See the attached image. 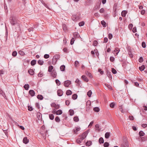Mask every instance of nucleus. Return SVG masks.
I'll list each match as a JSON object with an SVG mask.
<instances>
[{"label": "nucleus", "instance_id": "nucleus-1", "mask_svg": "<svg viewBox=\"0 0 147 147\" xmlns=\"http://www.w3.org/2000/svg\"><path fill=\"white\" fill-rule=\"evenodd\" d=\"M9 20L11 24L13 26L15 25L17 23V20L14 16H11L10 17Z\"/></svg>", "mask_w": 147, "mask_h": 147}, {"label": "nucleus", "instance_id": "nucleus-2", "mask_svg": "<svg viewBox=\"0 0 147 147\" xmlns=\"http://www.w3.org/2000/svg\"><path fill=\"white\" fill-rule=\"evenodd\" d=\"M101 0H98L96 3L95 7L94 8V10L98 9H99L100 7V5L101 4Z\"/></svg>", "mask_w": 147, "mask_h": 147}, {"label": "nucleus", "instance_id": "nucleus-3", "mask_svg": "<svg viewBox=\"0 0 147 147\" xmlns=\"http://www.w3.org/2000/svg\"><path fill=\"white\" fill-rule=\"evenodd\" d=\"M88 134V131H86L82 133L81 135H79V137L82 138V140H84Z\"/></svg>", "mask_w": 147, "mask_h": 147}, {"label": "nucleus", "instance_id": "nucleus-4", "mask_svg": "<svg viewBox=\"0 0 147 147\" xmlns=\"http://www.w3.org/2000/svg\"><path fill=\"white\" fill-rule=\"evenodd\" d=\"M79 18L80 17L78 16L75 15H73L71 17L72 20L74 21H77Z\"/></svg>", "mask_w": 147, "mask_h": 147}, {"label": "nucleus", "instance_id": "nucleus-5", "mask_svg": "<svg viewBox=\"0 0 147 147\" xmlns=\"http://www.w3.org/2000/svg\"><path fill=\"white\" fill-rule=\"evenodd\" d=\"M71 81L69 80H66L64 82V85L65 87H68L71 84Z\"/></svg>", "mask_w": 147, "mask_h": 147}, {"label": "nucleus", "instance_id": "nucleus-6", "mask_svg": "<svg viewBox=\"0 0 147 147\" xmlns=\"http://www.w3.org/2000/svg\"><path fill=\"white\" fill-rule=\"evenodd\" d=\"M120 50L119 48L116 47L115 48V49L112 52V53H114V54L116 56L117 55L119 52L120 51Z\"/></svg>", "mask_w": 147, "mask_h": 147}, {"label": "nucleus", "instance_id": "nucleus-7", "mask_svg": "<svg viewBox=\"0 0 147 147\" xmlns=\"http://www.w3.org/2000/svg\"><path fill=\"white\" fill-rule=\"evenodd\" d=\"M51 76L54 78H56L57 76V73L55 69H53L51 73Z\"/></svg>", "mask_w": 147, "mask_h": 147}, {"label": "nucleus", "instance_id": "nucleus-8", "mask_svg": "<svg viewBox=\"0 0 147 147\" xmlns=\"http://www.w3.org/2000/svg\"><path fill=\"white\" fill-rule=\"evenodd\" d=\"M28 93L32 97L34 96L35 94L34 91L32 90H30L29 91Z\"/></svg>", "mask_w": 147, "mask_h": 147}, {"label": "nucleus", "instance_id": "nucleus-9", "mask_svg": "<svg viewBox=\"0 0 147 147\" xmlns=\"http://www.w3.org/2000/svg\"><path fill=\"white\" fill-rule=\"evenodd\" d=\"M63 94V92L61 89H59L57 91V95L59 96H61Z\"/></svg>", "mask_w": 147, "mask_h": 147}, {"label": "nucleus", "instance_id": "nucleus-10", "mask_svg": "<svg viewBox=\"0 0 147 147\" xmlns=\"http://www.w3.org/2000/svg\"><path fill=\"white\" fill-rule=\"evenodd\" d=\"M73 35L74 36L75 38H79L80 37L79 34L77 32H75L73 33Z\"/></svg>", "mask_w": 147, "mask_h": 147}, {"label": "nucleus", "instance_id": "nucleus-11", "mask_svg": "<svg viewBox=\"0 0 147 147\" xmlns=\"http://www.w3.org/2000/svg\"><path fill=\"white\" fill-rule=\"evenodd\" d=\"M129 146V144L127 141H125L124 143L121 145V147H128Z\"/></svg>", "mask_w": 147, "mask_h": 147}, {"label": "nucleus", "instance_id": "nucleus-12", "mask_svg": "<svg viewBox=\"0 0 147 147\" xmlns=\"http://www.w3.org/2000/svg\"><path fill=\"white\" fill-rule=\"evenodd\" d=\"M81 78L84 81L87 82L89 80L85 75H82L81 76Z\"/></svg>", "mask_w": 147, "mask_h": 147}, {"label": "nucleus", "instance_id": "nucleus-13", "mask_svg": "<svg viewBox=\"0 0 147 147\" xmlns=\"http://www.w3.org/2000/svg\"><path fill=\"white\" fill-rule=\"evenodd\" d=\"M23 142L25 144H27L29 142V140L28 139L27 137H25L24 138L23 140Z\"/></svg>", "mask_w": 147, "mask_h": 147}, {"label": "nucleus", "instance_id": "nucleus-14", "mask_svg": "<svg viewBox=\"0 0 147 147\" xmlns=\"http://www.w3.org/2000/svg\"><path fill=\"white\" fill-rule=\"evenodd\" d=\"M127 13V11L126 10L123 11L121 13V16L123 17H125L126 16V14Z\"/></svg>", "mask_w": 147, "mask_h": 147}, {"label": "nucleus", "instance_id": "nucleus-15", "mask_svg": "<svg viewBox=\"0 0 147 147\" xmlns=\"http://www.w3.org/2000/svg\"><path fill=\"white\" fill-rule=\"evenodd\" d=\"M80 127H76V130L75 129H73V132H74V134H77V132L78 131H79L80 130Z\"/></svg>", "mask_w": 147, "mask_h": 147}, {"label": "nucleus", "instance_id": "nucleus-16", "mask_svg": "<svg viewBox=\"0 0 147 147\" xmlns=\"http://www.w3.org/2000/svg\"><path fill=\"white\" fill-rule=\"evenodd\" d=\"M53 67L52 65H50L48 67V71L49 72H52V70L53 69Z\"/></svg>", "mask_w": 147, "mask_h": 147}, {"label": "nucleus", "instance_id": "nucleus-17", "mask_svg": "<svg viewBox=\"0 0 147 147\" xmlns=\"http://www.w3.org/2000/svg\"><path fill=\"white\" fill-rule=\"evenodd\" d=\"M53 58H55V60L57 61L58 59H59L60 58V56L59 55L57 54L55 55L54 56Z\"/></svg>", "mask_w": 147, "mask_h": 147}, {"label": "nucleus", "instance_id": "nucleus-18", "mask_svg": "<svg viewBox=\"0 0 147 147\" xmlns=\"http://www.w3.org/2000/svg\"><path fill=\"white\" fill-rule=\"evenodd\" d=\"M106 73L108 77L110 78H112V76L111 74V72H110L108 70H107L106 71Z\"/></svg>", "mask_w": 147, "mask_h": 147}, {"label": "nucleus", "instance_id": "nucleus-19", "mask_svg": "<svg viewBox=\"0 0 147 147\" xmlns=\"http://www.w3.org/2000/svg\"><path fill=\"white\" fill-rule=\"evenodd\" d=\"M37 117L39 120H40L42 118V114L40 112H38L37 114Z\"/></svg>", "mask_w": 147, "mask_h": 147}, {"label": "nucleus", "instance_id": "nucleus-20", "mask_svg": "<svg viewBox=\"0 0 147 147\" xmlns=\"http://www.w3.org/2000/svg\"><path fill=\"white\" fill-rule=\"evenodd\" d=\"M86 74L90 78H92V75L90 72H88V71H86Z\"/></svg>", "mask_w": 147, "mask_h": 147}, {"label": "nucleus", "instance_id": "nucleus-21", "mask_svg": "<svg viewBox=\"0 0 147 147\" xmlns=\"http://www.w3.org/2000/svg\"><path fill=\"white\" fill-rule=\"evenodd\" d=\"M110 132H107L105 134V137L106 139H108L110 136Z\"/></svg>", "mask_w": 147, "mask_h": 147}, {"label": "nucleus", "instance_id": "nucleus-22", "mask_svg": "<svg viewBox=\"0 0 147 147\" xmlns=\"http://www.w3.org/2000/svg\"><path fill=\"white\" fill-rule=\"evenodd\" d=\"M72 94V91L70 90H67L66 92V94L67 95L69 96L71 95Z\"/></svg>", "mask_w": 147, "mask_h": 147}, {"label": "nucleus", "instance_id": "nucleus-23", "mask_svg": "<svg viewBox=\"0 0 147 147\" xmlns=\"http://www.w3.org/2000/svg\"><path fill=\"white\" fill-rule=\"evenodd\" d=\"M28 72L31 75H33L34 74V71L31 69H30L28 70Z\"/></svg>", "mask_w": 147, "mask_h": 147}, {"label": "nucleus", "instance_id": "nucleus-24", "mask_svg": "<svg viewBox=\"0 0 147 147\" xmlns=\"http://www.w3.org/2000/svg\"><path fill=\"white\" fill-rule=\"evenodd\" d=\"M99 142L100 144H103L104 142L103 138L102 137H100L99 139Z\"/></svg>", "mask_w": 147, "mask_h": 147}, {"label": "nucleus", "instance_id": "nucleus-25", "mask_svg": "<svg viewBox=\"0 0 147 147\" xmlns=\"http://www.w3.org/2000/svg\"><path fill=\"white\" fill-rule=\"evenodd\" d=\"M145 68V67L144 65H142L141 66H140L139 67V69L141 71H143Z\"/></svg>", "mask_w": 147, "mask_h": 147}, {"label": "nucleus", "instance_id": "nucleus-26", "mask_svg": "<svg viewBox=\"0 0 147 147\" xmlns=\"http://www.w3.org/2000/svg\"><path fill=\"white\" fill-rule=\"evenodd\" d=\"M24 88L26 90H28L29 88V85L28 84H25L24 86Z\"/></svg>", "mask_w": 147, "mask_h": 147}, {"label": "nucleus", "instance_id": "nucleus-27", "mask_svg": "<svg viewBox=\"0 0 147 147\" xmlns=\"http://www.w3.org/2000/svg\"><path fill=\"white\" fill-rule=\"evenodd\" d=\"M86 145L89 146L92 144V142L91 141H88L86 143Z\"/></svg>", "mask_w": 147, "mask_h": 147}, {"label": "nucleus", "instance_id": "nucleus-28", "mask_svg": "<svg viewBox=\"0 0 147 147\" xmlns=\"http://www.w3.org/2000/svg\"><path fill=\"white\" fill-rule=\"evenodd\" d=\"M95 127L96 128H97L96 130H97L99 132L100 131L101 128H99V125L98 124H96L95 126Z\"/></svg>", "mask_w": 147, "mask_h": 147}, {"label": "nucleus", "instance_id": "nucleus-29", "mask_svg": "<svg viewBox=\"0 0 147 147\" xmlns=\"http://www.w3.org/2000/svg\"><path fill=\"white\" fill-rule=\"evenodd\" d=\"M56 112V115H60L62 113V111L61 109L57 111Z\"/></svg>", "mask_w": 147, "mask_h": 147}, {"label": "nucleus", "instance_id": "nucleus-30", "mask_svg": "<svg viewBox=\"0 0 147 147\" xmlns=\"http://www.w3.org/2000/svg\"><path fill=\"white\" fill-rule=\"evenodd\" d=\"M37 97L38 99L40 100H42L43 98V96L42 95L40 94L38 95L37 96Z\"/></svg>", "mask_w": 147, "mask_h": 147}, {"label": "nucleus", "instance_id": "nucleus-31", "mask_svg": "<svg viewBox=\"0 0 147 147\" xmlns=\"http://www.w3.org/2000/svg\"><path fill=\"white\" fill-rule=\"evenodd\" d=\"M36 63V60H33L31 62V65L32 66L35 65Z\"/></svg>", "mask_w": 147, "mask_h": 147}, {"label": "nucleus", "instance_id": "nucleus-32", "mask_svg": "<svg viewBox=\"0 0 147 147\" xmlns=\"http://www.w3.org/2000/svg\"><path fill=\"white\" fill-rule=\"evenodd\" d=\"M93 110L96 112H98L100 111V109L98 107H96L94 108L93 109Z\"/></svg>", "mask_w": 147, "mask_h": 147}, {"label": "nucleus", "instance_id": "nucleus-33", "mask_svg": "<svg viewBox=\"0 0 147 147\" xmlns=\"http://www.w3.org/2000/svg\"><path fill=\"white\" fill-rule=\"evenodd\" d=\"M78 97V95L76 94H73L72 96V98L73 100H76L77 99Z\"/></svg>", "mask_w": 147, "mask_h": 147}, {"label": "nucleus", "instance_id": "nucleus-34", "mask_svg": "<svg viewBox=\"0 0 147 147\" xmlns=\"http://www.w3.org/2000/svg\"><path fill=\"white\" fill-rule=\"evenodd\" d=\"M65 66L64 65H62L60 67V69L61 71H63L65 70Z\"/></svg>", "mask_w": 147, "mask_h": 147}, {"label": "nucleus", "instance_id": "nucleus-35", "mask_svg": "<svg viewBox=\"0 0 147 147\" xmlns=\"http://www.w3.org/2000/svg\"><path fill=\"white\" fill-rule=\"evenodd\" d=\"M38 64L40 65H42L44 63V61L42 60H39L38 61Z\"/></svg>", "mask_w": 147, "mask_h": 147}, {"label": "nucleus", "instance_id": "nucleus-36", "mask_svg": "<svg viewBox=\"0 0 147 147\" xmlns=\"http://www.w3.org/2000/svg\"><path fill=\"white\" fill-rule=\"evenodd\" d=\"M69 115L71 116H72L74 114V111L73 110L71 109L69 110Z\"/></svg>", "mask_w": 147, "mask_h": 147}, {"label": "nucleus", "instance_id": "nucleus-37", "mask_svg": "<svg viewBox=\"0 0 147 147\" xmlns=\"http://www.w3.org/2000/svg\"><path fill=\"white\" fill-rule=\"evenodd\" d=\"M101 24L102 25L103 27H105L106 26V23L104 20H102L101 22Z\"/></svg>", "mask_w": 147, "mask_h": 147}, {"label": "nucleus", "instance_id": "nucleus-38", "mask_svg": "<svg viewBox=\"0 0 147 147\" xmlns=\"http://www.w3.org/2000/svg\"><path fill=\"white\" fill-rule=\"evenodd\" d=\"M139 135L140 136H142L144 135L145 133L142 131H140L139 132Z\"/></svg>", "mask_w": 147, "mask_h": 147}, {"label": "nucleus", "instance_id": "nucleus-39", "mask_svg": "<svg viewBox=\"0 0 147 147\" xmlns=\"http://www.w3.org/2000/svg\"><path fill=\"white\" fill-rule=\"evenodd\" d=\"M49 117L50 119L53 120L54 119V116L53 114H49Z\"/></svg>", "mask_w": 147, "mask_h": 147}, {"label": "nucleus", "instance_id": "nucleus-40", "mask_svg": "<svg viewBox=\"0 0 147 147\" xmlns=\"http://www.w3.org/2000/svg\"><path fill=\"white\" fill-rule=\"evenodd\" d=\"M83 140H82V138H79L78 139L76 140V142L78 144H80L81 143V142Z\"/></svg>", "mask_w": 147, "mask_h": 147}, {"label": "nucleus", "instance_id": "nucleus-41", "mask_svg": "<svg viewBox=\"0 0 147 147\" xmlns=\"http://www.w3.org/2000/svg\"><path fill=\"white\" fill-rule=\"evenodd\" d=\"M55 120L56 122L58 123L60 121V119L58 116H56L55 118Z\"/></svg>", "mask_w": 147, "mask_h": 147}, {"label": "nucleus", "instance_id": "nucleus-42", "mask_svg": "<svg viewBox=\"0 0 147 147\" xmlns=\"http://www.w3.org/2000/svg\"><path fill=\"white\" fill-rule=\"evenodd\" d=\"M18 54L22 56H23L25 55L24 53L22 51H20L18 52Z\"/></svg>", "mask_w": 147, "mask_h": 147}, {"label": "nucleus", "instance_id": "nucleus-43", "mask_svg": "<svg viewBox=\"0 0 147 147\" xmlns=\"http://www.w3.org/2000/svg\"><path fill=\"white\" fill-rule=\"evenodd\" d=\"M74 120L75 122H78L79 120V119L78 117L75 116L74 117Z\"/></svg>", "mask_w": 147, "mask_h": 147}, {"label": "nucleus", "instance_id": "nucleus-44", "mask_svg": "<svg viewBox=\"0 0 147 147\" xmlns=\"http://www.w3.org/2000/svg\"><path fill=\"white\" fill-rule=\"evenodd\" d=\"M111 71L112 73L114 74H116L117 73L116 70L113 68H111Z\"/></svg>", "mask_w": 147, "mask_h": 147}, {"label": "nucleus", "instance_id": "nucleus-45", "mask_svg": "<svg viewBox=\"0 0 147 147\" xmlns=\"http://www.w3.org/2000/svg\"><path fill=\"white\" fill-rule=\"evenodd\" d=\"M109 145V144L108 142H106L104 144L103 146L104 147H108Z\"/></svg>", "mask_w": 147, "mask_h": 147}, {"label": "nucleus", "instance_id": "nucleus-46", "mask_svg": "<svg viewBox=\"0 0 147 147\" xmlns=\"http://www.w3.org/2000/svg\"><path fill=\"white\" fill-rule=\"evenodd\" d=\"M92 94V92L91 90H89L87 93V95L89 97H90L91 96Z\"/></svg>", "mask_w": 147, "mask_h": 147}, {"label": "nucleus", "instance_id": "nucleus-47", "mask_svg": "<svg viewBox=\"0 0 147 147\" xmlns=\"http://www.w3.org/2000/svg\"><path fill=\"white\" fill-rule=\"evenodd\" d=\"M55 82L57 85L59 86L61 84V82L58 80L56 79Z\"/></svg>", "mask_w": 147, "mask_h": 147}, {"label": "nucleus", "instance_id": "nucleus-48", "mask_svg": "<svg viewBox=\"0 0 147 147\" xmlns=\"http://www.w3.org/2000/svg\"><path fill=\"white\" fill-rule=\"evenodd\" d=\"M62 27L64 31H65L67 30V28L65 24H63Z\"/></svg>", "mask_w": 147, "mask_h": 147}, {"label": "nucleus", "instance_id": "nucleus-49", "mask_svg": "<svg viewBox=\"0 0 147 147\" xmlns=\"http://www.w3.org/2000/svg\"><path fill=\"white\" fill-rule=\"evenodd\" d=\"M84 21H82L79 23V25L80 26H84Z\"/></svg>", "mask_w": 147, "mask_h": 147}, {"label": "nucleus", "instance_id": "nucleus-50", "mask_svg": "<svg viewBox=\"0 0 147 147\" xmlns=\"http://www.w3.org/2000/svg\"><path fill=\"white\" fill-rule=\"evenodd\" d=\"M133 24H129L128 26V28L130 30H131L133 27Z\"/></svg>", "mask_w": 147, "mask_h": 147}, {"label": "nucleus", "instance_id": "nucleus-51", "mask_svg": "<svg viewBox=\"0 0 147 147\" xmlns=\"http://www.w3.org/2000/svg\"><path fill=\"white\" fill-rule=\"evenodd\" d=\"M17 54V53L16 51H13L12 53V55L14 57L16 56Z\"/></svg>", "mask_w": 147, "mask_h": 147}, {"label": "nucleus", "instance_id": "nucleus-52", "mask_svg": "<svg viewBox=\"0 0 147 147\" xmlns=\"http://www.w3.org/2000/svg\"><path fill=\"white\" fill-rule=\"evenodd\" d=\"M28 110L29 111H32L33 110V109L32 106H28Z\"/></svg>", "mask_w": 147, "mask_h": 147}, {"label": "nucleus", "instance_id": "nucleus-53", "mask_svg": "<svg viewBox=\"0 0 147 147\" xmlns=\"http://www.w3.org/2000/svg\"><path fill=\"white\" fill-rule=\"evenodd\" d=\"M132 83L134 84V85L135 86L138 87L139 86V84L137 82H132Z\"/></svg>", "mask_w": 147, "mask_h": 147}, {"label": "nucleus", "instance_id": "nucleus-54", "mask_svg": "<svg viewBox=\"0 0 147 147\" xmlns=\"http://www.w3.org/2000/svg\"><path fill=\"white\" fill-rule=\"evenodd\" d=\"M115 104L114 102H111L110 104V107L111 108H113L114 107Z\"/></svg>", "mask_w": 147, "mask_h": 147}, {"label": "nucleus", "instance_id": "nucleus-55", "mask_svg": "<svg viewBox=\"0 0 147 147\" xmlns=\"http://www.w3.org/2000/svg\"><path fill=\"white\" fill-rule=\"evenodd\" d=\"M117 6V4L116 3H115L114 5L113 9L114 10V12H116Z\"/></svg>", "mask_w": 147, "mask_h": 147}, {"label": "nucleus", "instance_id": "nucleus-56", "mask_svg": "<svg viewBox=\"0 0 147 147\" xmlns=\"http://www.w3.org/2000/svg\"><path fill=\"white\" fill-rule=\"evenodd\" d=\"M74 41H75L74 38H72L71 40L70 44L71 45H73L74 43Z\"/></svg>", "mask_w": 147, "mask_h": 147}, {"label": "nucleus", "instance_id": "nucleus-57", "mask_svg": "<svg viewBox=\"0 0 147 147\" xmlns=\"http://www.w3.org/2000/svg\"><path fill=\"white\" fill-rule=\"evenodd\" d=\"M122 66L123 67H125L127 65V63L125 61H122Z\"/></svg>", "mask_w": 147, "mask_h": 147}, {"label": "nucleus", "instance_id": "nucleus-58", "mask_svg": "<svg viewBox=\"0 0 147 147\" xmlns=\"http://www.w3.org/2000/svg\"><path fill=\"white\" fill-rule=\"evenodd\" d=\"M98 71L101 75H102L104 73V71L102 70L100 68H99L98 69Z\"/></svg>", "mask_w": 147, "mask_h": 147}, {"label": "nucleus", "instance_id": "nucleus-59", "mask_svg": "<svg viewBox=\"0 0 147 147\" xmlns=\"http://www.w3.org/2000/svg\"><path fill=\"white\" fill-rule=\"evenodd\" d=\"M110 60L111 62H113L115 61V58L113 56H111L110 58Z\"/></svg>", "mask_w": 147, "mask_h": 147}, {"label": "nucleus", "instance_id": "nucleus-60", "mask_svg": "<svg viewBox=\"0 0 147 147\" xmlns=\"http://www.w3.org/2000/svg\"><path fill=\"white\" fill-rule=\"evenodd\" d=\"M94 51L95 52V53H96V55L97 56V57H98L99 54L97 49H95L94 50Z\"/></svg>", "mask_w": 147, "mask_h": 147}, {"label": "nucleus", "instance_id": "nucleus-61", "mask_svg": "<svg viewBox=\"0 0 147 147\" xmlns=\"http://www.w3.org/2000/svg\"><path fill=\"white\" fill-rule=\"evenodd\" d=\"M40 134L43 136L44 139L46 138V133H41V131L40 132Z\"/></svg>", "mask_w": 147, "mask_h": 147}, {"label": "nucleus", "instance_id": "nucleus-62", "mask_svg": "<svg viewBox=\"0 0 147 147\" xmlns=\"http://www.w3.org/2000/svg\"><path fill=\"white\" fill-rule=\"evenodd\" d=\"M98 44V42L96 40H94L93 43V45L94 46H96Z\"/></svg>", "mask_w": 147, "mask_h": 147}, {"label": "nucleus", "instance_id": "nucleus-63", "mask_svg": "<svg viewBox=\"0 0 147 147\" xmlns=\"http://www.w3.org/2000/svg\"><path fill=\"white\" fill-rule=\"evenodd\" d=\"M142 47L143 48H145L146 47V44L145 42H142Z\"/></svg>", "mask_w": 147, "mask_h": 147}, {"label": "nucleus", "instance_id": "nucleus-64", "mask_svg": "<svg viewBox=\"0 0 147 147\" xmlns=\"http://www.w3.org/2000/svg\"><path fill=\"white\" fill-rule=\"evenodd\" d=\"M63 51L64 52L66 53H68L69 52V51L67 49L66 47L64 48V49H63Z\"/></svg>", "mask_w": 147, "mask_h": 147}]
</instances>
